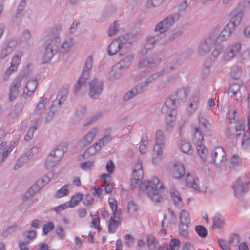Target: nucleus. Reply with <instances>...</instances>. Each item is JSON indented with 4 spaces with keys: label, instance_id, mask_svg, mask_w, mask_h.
Instances as JSON below:
<instances>
[{
    "label": "nucleus",
    "instance_id": "1",
    "mask_svg": "<svg viewBox=\"0 0 250 250\" xmlns=\"http://www.w3.org/2000/svg\"><path fill=\"white\" fill-rule=\"evenodd\" d=\"M141 190L145 191L154 202L158 203L162 199L164 187L157 177H153L151 180L145 181L140 186Z\"/></svg>",
    "mask_w": 250,
    "mask_h": 250
},
{
    "label": "nucleus",
    "instance_id": "2",
    "mask_svg": "<svg viewBox=\"0 0 250 250\" xmlns=\"http://www.w3.org/2000/svg\"><path fill=\"white\" fill-rule=\"evenodd\" d=\"M235 30L231 24L229 25L228 23L221 31L219 28L217 27L210 33L212 37L216 35L214 40L216 44L212 52V56L214 59L217 57L224 49L221 43L228 40Z\"/></svg>",
    "mask_w": 250,
    "mask_h": 250
},
{
    "label": "nucleus",
    "instance_id": "3",
    "mask_svg": "<svg viewBox=\"0 0 250 250\" xmlns=\"http://www.w3.org/2000/svg\"><path fill=\"white\" fill-rule=\"evenodd\" d=\"M48 36L49 40L46 42L45 51L42 57L43 63L50 62L54 55L58 51L61 42V39L58 36H53L50 33H49Z\"/></svg>",
    "mask_w": 250,
    "mask_h": 250
},
{
    "label": "nucleus",
    "instance_id": "4",
    "mask_svg": "<svg viewBox=\"0 0 250 250\" xmlns=\"http://www.w3.org/2000/svg\"><path fill=\"white\" fill-rule=\"evenodd\" d=\"M93 64V57L90 55L86 59L82 73L74 85V92L75 93H78L83 87L85 86L87 80L89 79Z\"/></svg>",
    "mask_w": 250,
    "mask_h": 250
},
{
    "label": "nucleus",
    "instance_id": "5",
    "mask_svg": "<svg viewBox=\"0 0 250 250\" xmlns=\"http://www.w3.org/2000/svg\"><path fill=\"white\" fill-rule=\"evenodd\" d=\"M165 146V138L163 131L158 130L155 133V143L153 148V163L158 164L163 157V152Z\"/></svg>",
    "mask_w": 250,
    "mask_h": 250
},
{
    "label": "nucleus",
    "instance_id": "6",
    "mask_svg": "<svg viewBox=\"0 0 250 250\" xmlns=\"http://www.w3.org/2000/svg\"><path fill=\"white\" fill-rule=\"evenodd\" d=\"M215 35L212 37L210 34L198 46V52L200 56H204L213 50L216 44L214 40Z\"/></svg>",
    "mask_w": 250,
    "mask_h": 250
},
{
    "label": "nucleus",
    "instance_id": "7",
    "mask_svg": "<svg viewBox=\"0 0 250 250\" xmlns=\"http://www.w3.org/2000/svg\"><path fill=\"white\" fill-rule=\"evenodd\" d=\"M104 89L103 82L97 79H93L89 84V96L94 99L98 98Z\"/></svg>",
    "mask_w": 250,
    "mask_h": 250
},
{
    "label": "nucleus",
    "instance_id": "8",
    "mask_svg": "<svg viewBox=\"0 0 250 250\" xmlns=\"http://www.w3.org/2000/svg\"><path fill=\"white\" fill-rule=\"evenodd\" d=\"M127 39L122 36L115 39L109 44L108 47V54L113 56L116 54L120 50L126 47Z\"/></svg>",
    "mask_w": 250,
    "mask_h": 250
},
{
    "label": "nucleus",
    "instance_id": "9",
    "mask_svg": "<svg viewBox=\"0 0 250 250\" xmlns=\"http://www.w3.org/2000/svg\"><path fill=\"white\" fill-rule=\"evenodd\" d=\"M167 43L165 35L162 34H158L156 36H150L146 39L145 48L146 50L152 49L156 44L160 45H165Z\"/></svg>",
    "mask_w": 250,
    "mask_h": 250
},
{
    "label": "nucleus",
    "instance_id": "10",
    "mask_svg": "<svg viewBox=\"0 0 250 250\" xmlns=\"http://www.w3.org/2000/svg\"><path fill=\"white\" fill-rule=\"evenodd\" d=\"M177 16L170 15L166 17L163 21L158 23L154 29V31L163 34L167 31L175 22Z\"/></svg>",
    "mask_w": 250,
    "mask_h": 250
},
{
    "label": "nucleus",
    "instance_id": "11",
    "mask_svg": "<svg viewBox=\"0 0 250 250\" xmlns=\"http://www.w3.org/2000/svg\"><path fill=\"white\" fill-rule=\"evenodd\" d=\"M25 77L24 74H19L12 82L10 87L9 99L10 101H14L19 93V89L21 86V83Z\"/></svg>",
    "mask_w": 250,
    "mask_h": 250
},
{
    "label": "nucleus",
    "instance_id": "12",
    "mask_svg": "<svg viewBox=\"0 0 250 250\" xmlns=\"http://www.w3.org/2000/svg\"><path fill=\"white\" fill-rule=\"evenodd\" d=\"M242 45L239 42H235L229 45L224 53V59L229 61L239 54Z\"/></svg>",
    "mask_w": 250,
    "mask_h": 250
},
{
    "label": "nucleus",
    "instance_id": "13",
    "mask_svg": "<svg viewBox=\"0 0 250 250\" xmlns=\"http://www.w3.org/2000/svg\"><path fill=\"white\" fill-rule=\"evenodd\" d=\"M248 184L247 181H243L241 178H238L233 185V188L234 194L237 198H241L245 193L247 191L248 189L246 186Z\"/></svg>",
    "mask_w": 250,
    "mask_h": 250
},
{
    "label": "nucleus",
    "instance_id": "14",
    "mask_svg": "<svg viewBox=\"0 0 250 250\" xmlns=\"http://www.w3.org/2000/svg\"><path fill=\"white\" fill-rule=\"evenodd\" d=\"M175 102L174 99L171 98H167L162 107V112L166 115L175 116V111L174 110L175 107Z\"/></svg>",
    "mask_w": 250,
    "mask_h": 250
},
{
    "label": "nucleus",
    "instance_id": "15",
    "mask_svg": "<svg viewBox=\"0 0 250 250\" xmlns=\"http://www.w3.org/2000/svg\"><path fill=\"white\" fill-rule=\"evenodd\" d=\"M17 44V42L14 40H10L4 43L1 46L0 57L3 59L6 58L13 51Z\"/></svg>",
    "mask_w": 250,
    "mask_h": 250
},
{
    "label": "nucleus",
    "instance_id": "16",
    "mask_svg": "<svg viewBox=\"0 0 250 250\" xmlns=\"http://www.w3.org/2000/svg\"><path fill=\"white\" fill-rule=\"evenodd\" d=\"M153 65V62L148 59L145 58L140 59L138 63V68L141 72V77H145L146 73L150 72Z\"/></svg>",
    "mask_w": 250,
    "mask_h": 250
},
{
    "label": "nucleus",
    "instance_id": "17",
    "mask_svg": "<svg viewBox=\"0 0 250 250\" xmlns=\"http://www.w3.org/2000/svg\"><path fill=\"white\" fill-rule=\"evenodd\" d=\"M99 131V128L94 127L92 128L86 135L83 136L80 141V146L85 147L92 141Z\"/></svg>",
    "mask_w": 250,
    "mask_h": 250
},
{
    "label": "nucleus",
    "instance_id": "18",
    "mask_svg": "<svg viewBox=\"0 0 250 250\" xmlns=\"http://www.w3.org/2000/svg\"><path fill=\"white\" fill-rule=\"evenodd\" d=\"M211 157L213 162L217 165L224 162L226 155L224 149L221 147H216L212 152Z\"/></svg>",
    "mask_w": 250,
    "mask_h": 250
},
{
    "label": "nucleus",
    "instance_id": "19",
    "mask_svg": "<svg viewBox=\"0 0 250 250\" xmlns=\"http://www.w3.org/2000/svg\"><path fill=\"white\" fill-rule=\"evenodd\" d=\"M205 133L201 128L197 126H194L192 128L191 136L192 140L195 144H201L203 143L204 136Z\"/></svg>",
    "mask_w": 250,
    "mask_h": 250
},
{
    "label": "nucleus",
    "instance_id": "20",
    "mask_svg": "<svg viewBox=\"0 0 250 250\" xmlns=\"http://www.w3.org/2000/svg\"><path fill=\"white\" fill-rule=\"evenodd\" d=\"M244 16V12L243 10H235L233 13L230 21L228 23L229 25L235 29L241 24L242 20Z\"/></svg>",
    "mask_w": 250,
    "mask_h": 250
},
{
    "label": "nucleus",
    "instance_id": "21",
    "mask_svg": "<svg viewBox=\"0 0 250 250\" xmlns=\"http://www.w3.org/2000/svg\"><path fill=\"white\" fill-rule=\"evenodd\" d=\"M207 114L204 112H200L198 114V122L199 126L203 129L205 133L210 132V123L207 119Z\"/></svg>",
    "mask_w": 250,
    "mask_h": 250
},
{
    "label": "nucleus",
    "instance_id": "22",
    "mask_svg": "<svg viewBox=\"0 0 250 250\" xmlns=\"http://www.w3.org/2000/svg\"><path fill=\"white\" fill-rule=\"evenodd\" d=\"M180 64L179 58H174L167 62L162 70L160 71V73L161 75L163 74H168L176 69Z\"/></svg>",
    "mask_w": 250,
    "mask_h": 250
},
{
    "label": "nucleus",
    "instance_id": "23",
    "mask_svg": "<svg viewBox=\"0 0 250 250\" xmlns=\"http://www.w3.org/2000/svg\"><path fill=\"white\" fill-rule=\"evenodd\" d=\"M50 181V179L47 175L44 176L41 179L37 181L36 183L29 190V192L32 194L36 193L43 187L45 185L48 183Z\"/></svg>",
    "mask_w": 250,
    "mask_h": 250
},
{
    "label": "nucleus",
    "instance_id": "24",
    "mask_svg": "<svg viewBox=\"0 0 250 250\" xmlns=\"http://www.w3.org/2000/svg\"><path fill=\"white\" fill-rule=\"evenodd\" d=\"M241 85L237 83L231 84L229 88V94L230 95L231 98H233L236 100H241Z\"/></svg>",
    "mask_w": 250,
    "mask_h": 250
},
{
    "label": "nucleus",
    "instance_id": "25",
    "mask_svg": "<svg viewBox=\"0 0 250 250\" xmlns=\"http://www.w3.org/2000/svg\"><path fill=\"white\" fill-rule=\"evenodd\" d=\"M185 173V170L183 165L179 162L173 164V168L171 171V174L173 178L180 179L183 177Z\"/></svg>",
    "mask_w": 250,
    "mask_h": 250
},
{
    "label": "nucleus",
    "instance_id": "26",
    "mask_svg": "<svg viewBox=\"0 0 250 250\" xmlns=\"http://www.w3.org/2000/svg\"><path fill=\"white\" fill-rule=\"evenodd\" d=\"M199 179L194 173L188 174L186 178V185L187 187L192 188L195 190L199 189L198 185Z\"/></svg>",
    "mask_w": 250,
    "mask_h": 250
},
{
    "label": "nucleus",
    "instance_id": "27",
    "mask_svg": "<svg viewBox=\"0 0 250 250\" xmlns=\"http://www.w3.org/2000/svg\"><path fill=\"white\" fill-rule=\"evenodd\" d=\"M38 84V79L29 80L26 83L25 89L23 91L24 94L30 96L36 90Z\"/></svg>",
    "mask_w": 250,
    "mask_h": 250
},
{
    "label": "nucleus",
    "instance_id": "28",
    "mask_svg": "<svg viewBox=\"0 0 250 250\" xmlns=\"http://www.w3.org/2000/svg\"><path fill=\"white\" fill-rule=\"evenodd\" d=\"M67 94L68 90L67 89H62L58 93L56 100L55 101L53 104L56 105L57 107H60V109L62 103H63L67 97Z\"/></svg>",
    "mask_w": 250,
    "mask_h": 250
},
{
    "label": "nucleus",
    "instance_id": "29",
    "mask_svg": "<svg viewBox=\"0 0 250 250\" xmlns=\"http://www.w3.org/2000/svg\"><path fill=\"white\" fill-rule=\"evenodd\" d=\"M134 57V56L132 54L128 55L121 60L117 64L124 70L128 69L130 66Z\"/></svg>",
    "mask_w": 250,
    "mask_h": 250
},
{
    "label": "nucleus",
    "instance_id": "30",
    "mask_svg": "<svg viewBox=\"0 0 250 250\" xmlns=\"http://www.w3.org/2000/svg\"><path fill=\"white\" fill-rule=\"evenodd\" d=\"M188 94V90L181 88L177 90L175 93V98L174 100L177 102H182L185 101L187 99V95Z\"/></svg>",
    "mask_w": 250,
    "mask_h": 250
},
{
    "label": "nucleus",
    "instance_id": "31",
    "mask_svg": "<svg viewBox=\"0 0 250 250\" xmlns=\"http://www.w3.org/2000/svg\"><path fill=\"white\" fill-rule=\"evenodd\" d=\"M26 5L25 0H21L18 5L15 15L14 16V20L17 21L21 19L24 15V9Z\"/></svg>",
    "mask_w": 250,
    "mask_h": 250
},
{
    "label": "nucleus",
    "instance_id": "32",
    "mask_svg": "<svg viewBox=\"0 0 250 250\" xmlns=\"http://www.w3.org/2000/svg\"><path fill=\"white\" fill-rule=\"evenodd\" d=\"M147 245L149 250H157L160 246L156 238L151 235L147 237Z\"/></svg>",
    "mask_w": 250,
    "mask_h": 250
},
{
    "label": "nucleus",
    "instance_id": "33",
    "mask_svg": "<svg viewBox=\"0 0 250 250\" xmlns=\"http://www.w3.org/2000/svg\"><path fill=\"white\" fill-rule=\"evenodd\" d=\"M224 224V219L220 214H216L213 218V229H220Z\"/></svg>",
    "mask_w": 250,
    "mask_h": 250
},
{
    "label": "nucleus",
    "instance_id": "34",
    "mask_svg": "<svg viewBox=\"0 0 250 250\" xmlns=\"http://www.w3.org/2000/svg\"><path fill=\"white\" fill-rule=\"evenodd\" d=\"M50 154H52V156H54V157H55L58 161H60L64 155V148L62 146H59L51 151Z\"/></svg>",
    "mask_w": 250,
    "mask_h": 250
},
{
    "label": "nucleus",
    "instance_id": "35",
    "mask_svg": "<svg viewBox=\"0 0 250 250\" xmlns=\"http://www.w3.org/2000/svg\"><path fill=\"white\" fill-rule=\"evenodd\" d=\"M180 148L183 153L187 154H190L193 151L191 145L187 141H182L180 143Z\"/></svg>",
    "mask_w": 250,
    "mask_h": 250
},
{
    "label": "nucleus",
    "instance_id": "36",
    "mask_svg": "<svg viewBox=\"0 0 250 250\" xmlns=\"http://www.w3.org/2000/svg\"><path fill=\"white\" fill-rule=\"evenodd\" d=\"M47 102L48 99L46 97H42L34 110L35 113L37 114H41L45 109Z\"/></svg>",
    "mask_w": 250,
    "mask_h": 250
},
{
    "label": "nucleus",
    "instance_id": "37",
    "mask_svg": "<svg viewBox=\"0 0 250 250\" xmlns=\"http://www.w3.org/2000/svg\"><path fill=\"white\" fill-rule=\"evenodd\" d=\"M123 70L118 64L115 65L109 73L110 79L113 80L119 78L123 75Z\"/></svg>",
    "mask_w": 250,
    "mask_h": 250
},
{
    "label": "nucleus",
    "instance_id": "38",
    "mask_svg": "<svg viewBox=\"0 0 250 250\" xmlns=\"http://www.w3.org/2000/svg\"><path fill=\"white\" fill-rule=\"evenodd\" d=\"M60 107H57L56 105L52 104L49 108V111L45 118V123H49L54 118L55 114L60 110Z\"/></svg>",
    "mask_w": 250,
    "mask_h": 250
},
{
    "label": "nucleus",
    "instance_id": "39",
    "mask_svg": "<svg viewBox=\"0 0 250 250\" xmlns=\"http://www.w3.org/2000/svg\"><path fill=\"white\" fill-rule=\"evenodd\" d=\"M109 204L114 217L119 219L120 214L117 209V201L115 199L109 198Z\"/></svg>",
    "mask_w": 250,
    "mask_h": 250
},
{
    "label": "nucleus",
    "instance_id": "40",
    "mask_svg": "<svg viewBox=\"0 0 250 250\" xmlns=\"http://www.w3.org/2000/svg\"><path fill=\"white\" fill-rule=\"evenodd\" d=\"M74 44V42L73 39L68 38L65 40L61 46L62 53H68L70 51V49L71 48Z\"/></svg>",
    "mask_w": 250,
    "mask_h": 250
},
{
    "label": "nucleus",
    "instance_id": "41",
    "mask_svg": "<svg viewBox=\"0 0 250 250\" xmlns=\"http://www.w3.org/2000/svg\"><path fill=\"white\" fill-rule=\"evenodd\" d=\"M101 148V146L96 142L95 143H94V144L90 146L85 150V151L84 152L83 155L84 157L87 158L89 156L94 154L97 151L100 150Z\"/></svg>",
    "mask_w": 250,
    "mask_h": 250
},
{
    "label": "nucleus",
    "instance_id": "42",
    "mask_svg": "<svg viewBox=\"0 0 250 250\" xmlns=\"http://www.w3.org/2000/svg\"><path fill=\"white\" fill-rule=\"evenodd\" d=\"M36 231L35 230H30L25 232L23 234L24 241L21 243H25L28 244L31 241L35 239L36 237Z\"/></svg>",
    "mask_w": 250,
    "mask_h": 250
},
{
    "label": "nucleus",
    "instance_id": "43",
    "mask_svg": "<svg viewBox=\"0 0 250 250\" xmlns=\"http://www.w3.org/2000/svg\"><path fill=\"white\" fill-rule=\"evenodd\" d=\"M171 197L176 206L180 207L182 204V198L179 192L175 189H172L170 191Z\"/></svg>",
    "mask_w": 250,
    "mask_h": 250
},
{
    "label": "nucleus",
    "instance_id": "44",
    "mask_svg": "<svg viewBox=\"0 0 250 250\" xmlns=\"http://www.w3.org/2000/svg\"><path fill=\"white\" fill-rule=\"evenodd\" d=\"M59 161H58L52 154H49L47 157L45 162V167L47 169H51L54 167Z\"/></svg>",
    "mask_w": 250,
    "mask_h": 250
},
{
    "label": "nucleus",
    "instance_id": "45",
    "mask_svg": "<svg viewBox=\"0 0 250 250\" xmlns=\"http://www.w3.org/2000/svg\"><path fill=\"white\" fill-rule=\"evenodd\" d=\"M30 161L29 158L25 155L21 156L17 161L14 167V169L17 170L21 167H22L25 164L28 163Z\"/></svg>",
    "mask_w": 250,
    "mask_h": 250
},
{
    "label": "nucleus",
    "instance_id": "46",
    "mask_svg": "<svg viewBox=\"0 0 250 250\" xmlns=\"http://www.w3.org/2000/svg\"><path fill=\"white\" fill-rule=\"evenodd\" d=\"M179 223L189 224L190 222V218L189 214L186 210H183L181 211L179 215Z\"/></svg>",
    "mask_w": 250,
    "mask_h": 250
},
{
    "label": "nucleus",
    "instance_id": "47",
    "mask_svg": "<svg viewBox=\"0 0 250 250\" xmlns=\"http://www.w3.org/2000/svg\"><path fill=\"white\" fill-rule=\"evenodd\" d=\"M175 119V116L167 115L166 117V129L167 131L170 132L172 131L173 126L174 122Z\"/></svg>",
    "mask_w": 250,
    "mask_h": 250
},
{
    "label": "nucleus",
    "instance_id": "48",
    "mask_svg": "<svg viewBox=\"0 0 250 250\" xmlns=\"http://www.w3.org/2000/svg\"><path fill=\"white\" fill-rule=\"evenodd\" d=\"M119 222L111 217L109 221L108 232L111 233H114L119 226Z\"/></svg>",
    "mask_w": 250,
    "mask_h": 250
},
{
    "label": "nucleus",
    "instance_id": "49",
    "mask_svg": "<svg viewBox=\"0 0 250 250\" xmlns=\"http://www.w3.org/2000/svg\"><path fill=\"white\" fill-rule=\"evenodd\" d=\"M83 194L80 193H78L76 195L73 196L71 197V200L69 204V207H74L80 201L83 199Z\"/></svg>",
    "mask_w": 250,
    "mask_h": 250
},
{
    "label": "nucleus",
    "instance_id": "50",
    "mask_svg": "<svg viewBox=\"0 0 250 250\" xmlns=\"http://www.w3.org/2000/svg\"><path fill=\"white\" fill-rule=\"evenodd\" d=\"M128 212L130 216H134L137 214L138 208L136 203L133 201L129 202L127 207Z\"/></svg>",
    "mask_w": 250,
    "mask_h": 250
},
{
    "label": "nucleus",
    "instance_id": "51",
    "mask_svg": "<svg viewBox=\"0 0 250 250\" xmlns=\"http://www.w3.org/2000/svg\"><path fill=\"white\" fill-rule=\"evenodd\" d=\"M143 170L132 171L133 178L131 180L132 184L137 183L138 182L142 180L143 177Z\"/></svg>",
    "mask_w": 250,
    "mask_h": 250
},
{
    "label": "nucleus",
    "instance_id": "52",
    "mask_svg": "<svg viewBox=\"0 0 250 250\" xmlns=\"http://www.w3.org/2000/svg\"><path fill=\"white\" fill-rule=\"evenodd\" d=\"M189 224L179 223V234L184 236L187 237L188 234V228Z\"/></svg>",
    "mask_w": 250,
    "mask_h": 250
},
{
    "label": "nucleus",
    "instance_id": "53",
    "mask_svg": "<svg viewBox=\"0 0 250 250\" xmlns=\"http://www.w3.org/2000/svg\"><path fill=\"white\" fill-rule=\"evenodd\" d=\"M195 231L199 236L202 238L206 237L208 235L206 228L202 225H198L195 227Z\"/></svg>",
    "mask_w": 250,
    "mask_h": 250
},
{
    "label": "nucleus",
    "instance_id": "54",
    "mask_svg": "<svg viewBox=\"0 0 250 250\" xmlns=\"http://www.w3.org/2000/svg\"><path fill=\"white\" fill-rule=\"evenodd\" d=\"M242 146L244 148H247L250 146V132L247 131L243 135L242 140Z\"/></svg>",
    "mask_w": 250,
    "mask_h": 250
},
{
    "label": "nucleus",
    "instance_id": "55",
    "mask_svg": "<svg viewBox=\"0 0 250 250\" xmlns=\"http://www.w3.org/2000/svg\"><path fill=\"white\" fill-rule=\"evenodd\" d=\"M242 74V69L239 66H234L231 70V75L235 79H237Z\"/></svg>",
    "mask_w": 250,
    "mask_h": 250
},
{
    "label": "nucleus",
    "instance_id": "56",
    "mask_svg": "<svg viewBox=\"0 0 250 250\" xmlns=\"http://www.w3.org/2000/svg\"><path fill=\"white\" fill-rule=\"evenodd\" d=\"M68 194V186L65 185L63 186L60 189L58 190L55 196L57 198H61L63 196H66Z\"/></svg>",
    "mask_w": 250,
    "mask_h": 250
},
{
    "label": "nucleus",
    "instance_id": "57",
    "mask_svg": "<svg viewBox=\"0 0 250 250\" xmlns=\"http://www.w3.org/2000/svg\"><path fill=\"white\" fill-rule=\"evenodd\" d=\"M183 31L180 29H175L172 31L169 37L170 41H173L181 37L183 34Z\"/></svg>",
    "mask_w": 250,
    "mask_h": 250
},
{
    "label": "nucleus",
    "instance_id": "58",
    "mask_svg": "<svg viewBox=\"0 0 250 250\" xmlns=\"http://www.w3.org/2000/svg\"><path fill=\"white\" fill-rule=\"evenodd\" d=\"M101 116L102 115L100 113L95 114L91 117L86 119V123L83 125V126H86L95 122L101 117Z\"/></svg>",
    "mask_w": 250,
    "mask_h": 250
},
{
    "label": "nucleus",
    "instance_id": "59",
    "mask_svg": "<svg viewBox=\"0 0 250 250\" xmlns=\"http://www.w3.org/2000/svg\"><path fill=\"white\" fill-rule=\"evenodd\" d=\"M146 87L147 84H145L144 82H143L137 84L135 87L132 88V89L135 95H137L143 92Z\"/></svg>",
    "mask_w": 250,
    "mask_h": 250
},
{
    "label": "nucleus",
    "instance_id": "60",
    "mask_svg": "<svg viewBox=\"0 0 250 250\" xmlns=\"http://www.w3.org/2000/svg\"><path fill=\"white\" fill-rule=\"evenodd\" d=\"M146 87L147 84H145L144 82H143L137 84L135 87L132 88V89L135 95H137L143 92Z\"/></svg>",
    "mask_w": 250,
    "mask_h": 250
},
{
    "label": "nucleus",
    "instance_id": "61",
    "mask_svg": "<svg viewBox=\"0 0 250 250\" xmlns=\"http://www.w3.org/2000/svg\"><path fill=\"white\" fill-rule=\"evenodd\" d=\"M119 25L117 24V21H115L110 26L108 31V35L112 37L116 35L118 31Z\"/></svg>",
    "mask_w": 250,
    "mask_h": 250
},
{
    "label": "nucleus",
    "instance_id": "62",
    "mask_svg": "<svg viewBox=\"0 0 250 250\" xmlns=\"http://www.w3.org/2000/svg\"><path fill=\"white\" fill-rule=\"evenodd\" d=\"M164 0H148L146 7L147 8H151L152 7L160 6L163 2Z\"/></svg>",
    "mask_w": 250,
    "mask_h": 250
},
{
    "label": "nucleus",
    "instance_id": "63",
    "mask_svg": "<svg viewBox=\"0 0 250 250\" xmlns=\"http://www.w3.org/2000/svg\"><path fill=\"white\" fill-rule=\"evenodd\" d=\"M197 150L199 154L203 159H205V156L207 152V149L205 148V146L202 143L201 144H196Z\"/></svg>",
    "mask_w": 250,
    "mask_h": 250
},
{
    "label": "nucleus",
    "instance_id": "64",
    "mask_svg": "<svg viewBox=\"0 0 250 250\" xmlns=\"http://www.w3.org/2000/svg\"><path fill=\"white\" fill-rule=\"evenodd\" d=\"M250 59V48L245 50L239 57V60L241 62L249 60Z\"/></svg>",
    "mask_w": 250,
    "mask_h": 250
}]
</instances>
